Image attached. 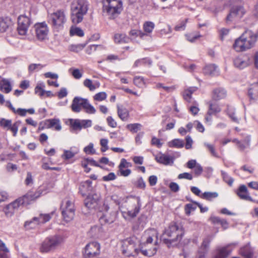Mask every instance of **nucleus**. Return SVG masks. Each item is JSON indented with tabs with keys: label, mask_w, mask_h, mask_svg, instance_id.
<instances>
[{
	"label": "nucleus",
	"mask_w": 258,
	"mask_h": 258,
	"mask_svg": "<svg viewBox=\"0 0 258 258\" xmlns=\"http://www.w3.org/2000/svg\"><path fill=\"white\" fill-rule=\"evenodd\" d=\"M43 189L42 187H40L35 192H29L23 197L7 205L3 209V211L6 216L8 217H11L20 206L30 204L31 201H34L41 195H45L46 192H44Z\"/></svg>",
	"instance_id": "1"
},
{
	"label": "nucleus",
	"mask_w": 258,
	"mask_h": 258,
	"mask_svg": "<svg viewBox=\"0 0 258 258\" xmlns=\"http://www.w3.org/2000/svg\"><path fill=\"white\" fill-rule=\"evenodd\" d=\"M87 0H73L70 5L71 19L74 24L82 22L89 10Z\"/></svg>",
	"instance_id": "2"
},
{
	"label": "nucleus",
	"mask_w": 258,
	"mask_h": 258,
	"mask_svg": "<svg viewBox=\"0 0 258 258\" xmlns=\"http://www.w3.org/2000/svg\"><path fill=\"white\" fill-rule=\"evenodd\" d=\"M102 13L109 19H114L122 11V3L119 0H102Z\"/></svg>",
	"instance_id": "3"
},
{
	"label": "nucleus",
	"mask_w": 258,
	"mask_h": 258,
	"mask_svg": "<svg viewBox=\"0 0 258 258\" xmlns=\"http://www.w3.org/2000/svg\"><path fill=\"white\" fill-rule=\"evenodd\" d=\"M184 232L182 228H179L176 224H171L168 228L165 229L161 239L166 244L180 241L183 235Z\"/></svg>",
	"instance_id": "4"
},
{
	"label": "nucleus",
	"mask_w": 258,
	"mask_h": 258,
	"mask_svg": "<svg viewBox=\"0 0 258 258\" xmlns=\"http://www.w3.org/2000/svg\"><path fill=\"white\" fill-rule=\"evenodd\" d=\"M63 237L55 234L47 237L41 244L39 249L41 252L48 253L54 251L63 243Z\"/></svg>",
	"instance_id": "5"
},
{
	"label": "nucleus",
	"mask_w": 258,
	"mask_h": 258,
	"mask_svg": "<svg viewBox=\"0 0 258 258\" xmlns=\"http://www.w3.org/2000/svg\"><path fill=\"white\" fill-rule=\"evenodd\" d=\"M49 19L53 28L56 31L62 29L67 21L65 12L63 10H58L52 13Z\"/></svg>",
	"instance_id": "6"
},
{
	"label": "nucleus",
	"mask_w": 258,
	"mask_h": 258,
	"mask_svg": "<svg viewBox=\"0 0 258 258\" xmlns=\"http://www.w3.org/2000/svg\"><path fill=\"white\" fill-rule=\"evenodd\" d=\"M61 214L67 222L72 220L75 215V207L74 203L69 200H64L61 205Z\"/></svg>",
	"instance_id": "7"
},
{
	"label": "nucleus",
	"mask_w": 258,
	"mask_h": 258,
	"mask_svg": "<svg viewBox=\"0 0 258 258\" xmlns=\"http://www.w3.org/2000/svg\"><path fill=\"white\" fill-rule=\"evenodd\" d=\"M53 214L54 212L50 214H40L38 217H33L31 220L25 222L24 226L27 229L36 228L39 224L45 223L49 221L51 218V215Z\"/></svg>",
	"instance_id": "8"
},
{
	"label": "nucleus",
	"mask_w": 258,
	"mask_h": 258,
	"mask_svg": "<svg viewBox=\"0 0 258 258\" xmlns=\"http://www.w3.org/2000/svg\"><path fill=\"white\" fill-rule=\"evenodd\" d=\"M70 131L72 133H77L82 128H86L92 126V120L90 119H70L69 120Z\"/></svg>",
	"instance_id": "9"
},
{
	"label": "nucleus",
	"mask_w": 258,
	"mask_h": 258,
	"mask_svg": "<svg viewBox=\"0 0 258 258\" xmlns=\"http://www.w3.org/2000/svg\"><path fill=\"white\" fill-rule=\"evenodd\" d=\"M138 248H136V243L132 238H127L123 241L122 253L127 256H135L139 253Z\"/></svg>",
	"instance_id": "10"
},
{
	"label": "nucleus",
	"mask_w": 258,
	"mask_h": 258,
	"mask_svg": "<svg viewBox=\"0 0 258 258\" xmlns=\"http://www.w3.org/2000/svg\"><path fill=\"white\" fill-rule=\"evenodd\" d=\"M31 23L29 17L25 15H21L18 18L17 31L20 35H26L28 28Z\"/></svg>",
	"instance_id": "11"
},
{
	"label": "nucleus",
	"mask_w": 258,
	"mask_h": 258,
	"mask_svg": "<svg viewBox=\"0 0 258 258\" xmlns=\"http://www.w3.org/2000/svg\"><path fill=\"white\" fill-rule=\"evenodd\" d=\"M100 244L94 241L87 244L84 249L83 255L86 258H91L100 253Z\"/></svg>",
	"instance_id": "12"
},
{
	"label": "nucleus",
	"mask_w": 258,
	"mask_h": 258,
	"mask_svg": "<svg viewBox=\"0 0 258 258\" xmlns=\"http://www.w3.org/2000/svg\"><path fill=\"white\" fill-rule=\"evenodd\" d=\"M257 37V35L256 34L249 30L245 31L240 36V39H242L247 49L251 48L254 46Z\"/></svg>",
	"instance_id": "13"
},
{
	"label": "nucleus",
	"mask_w": 258,
	"mask_h": 258,
	"mask_svg": "<svg viewBox=\"0 0 258 258\" xmlns=\"http://www.w3.org/2000/svg\"><path fill=\"white\" fill-rule=\"evenodd\" d=\"M34 28L36 37L39 40H43L46 38L49 30L45 22L35 24Z\"/></svg>",
	"instance_id": "14"
},
{
	"label": "nucleus",
	"mask_w": 258,
	"mask_h": 258,
	"mask_svg": "<svg viewBox=\"0 0 258 258\" xmlns=\"http://www.w3.org/2000/svg\"><path fill=\"white\" fill-rule=\"evenodd\" d=\"M100 200V196L97 194H90L84 200L85 207L89 209H97Z\"/></svg>",
	"instance_id": "15"
},
{
	"label": "nucleus",
	"mask_w": 258,
	"mask_h": 258,
	"mask_svg": "<svg viewBox=\"0 0 258 258\" xmlns=\"http://www.w3.org/2000/svg\"><path fill=\"white\" fill-rule=\"evenodd\" d=\"M245 11L242 6H234L230 10L229 14L226 17V21L227 23L232 21L235 17L240 18L244 14Z\"/></svg>",
	"instance_id": "16"
},
{
	"label": "nucleus",
	"mask_w": 258,
	"mask_h": 258,
	"mask_svg": "<svg viewBox=\"0 0 258 258\" xmlns=\"http://www.w3.org/2000/svg\"><path fill=\"white\" fill-rule=\"evenodd\" d=\"M19 123V122H16L12 124V120L1 118V126L7 131H11L14 137H16L17 134Z\"/></svg>",
	"instance_id": "17"
},
{
	"label": "nucleus",
	"mask_w": 258,
	"mask_h": 258,
	"mask_svg": "<svg viewBox=\"0 0 258 258\" xmlns=\"http://www.w3.org/2000/svg\"><path fill=\"white\" fill-rule=\"evenodd\" d=\"M118 214V211H112L109 215L103 214L99 217V222L101 225L112 223L116 219Z\"/></svg>",
	"instance_id": "18"
},
{
	"label": "nucleus",
	"mask_w": 258,
	"mask_h": 258,
	"mask_svg": "<svg viewBox=\"0 0 258 258\" xmlns=\"http://www.w3.org/2000/svg\"><path fill=\"white\" fill-rule=\"evenodd\" d=\"M251 63L249 58L246 56H238L233 59L234 66L239 69H243Z\"/></svg>",
	"instance_id": "19"
},
{
	"label": "nucleus",
	"mask_w": 258,
	"mask_h": 258,
	"mask_svg": "<svg viewBox=\"0 0 258 258\" xmlns=\"http://www.w3.org/2000/svg\"><path fill=\"white\" fill-rule=\"evenodd\" d=\"M86 98L76 96L74 98L71 104V109L74 112H80L83 108Z\"/></svg>",
	"instance_id": "20"
},
{
	"label": "nucleus",
	"mask_w": 258,
	"mask_h": 258,
	"mask_svg": "<svg viewBox=\"0 0 258 258\" xmlns=\"http://www.w3.org/2000/svg\"><path fill=\"white\" fill-rule=\"evenodd\" d=\"M156 161L164 165H172L174 163L173 157L162 153L157 154L155 157Z\"/></svg>",
	"instance_id": "21"
},
{
	"label": "nucleus",
	"mask_w": 258,
	"mask_h": 258,
	"mask_svg": "<svg viewBox=\"0 0 258 258\" xmlns=\"http://www.w3.org/2000/svg\"><path fill=\"white\" fill-rule=\"evenodd\" d=\"M141 208V203L140 199L138 198L137 204L135 206L134 210H129L127 212L121 211L122 215L125 220H127L128 217L134 218L136 217L140 212Z\"/></svg>",
	"instance_id": "22"
},
{
	"label": "nucleus",
	"mask_w": 258,
	"mask_h": 258,
	"mask_svg": "<svg viewBox=\"0 0 258 258\" xmlns=\"http://www.w3.org/2000/svg\"><path fill=\"white\" fill-rule=\"evenodd\" d=\"M213 238V236L208 235L204 239L200 248V251H199L200 253L199 258L204 257L205 254L208 251L210 243L212 240Z\"/></svg>",
	"instance_id": "23"
},
{
	"label": "nucleus",
	"mask_w": 258,
	"mask_h": 258,
	"mask_svg": "<svg viewBox=\"0 0 258 258\" xmlns=\"http://www.w3.org/2000/svg\"><path fill=\"white\" fill-rule=\"evenodd\" d=\"M237 194L241 199L252 201V198L249 195L247 187L244 185H241L239 186Z\"/></svg>",
	"instance_id": "24"
},
{
	"label": "nucleus",
	"mask_w": 258,
	"mask_h": 258,
	"mask_svg": "<svg viewBox=\"0 0 258 258\" xmlns=\"http://www.w3.org/2000/svg\"><path fill=\"white\" fill-rule=\"evenodd\" d=\"M226 96V91L222 88H218L213 90L212 97L214 100H219L224 98Z\"/></svg>",
	"instance_id": "25"
},
{
	"label": "nucleus",
	"mask_w": 258,
	"mask_h": 258,
	"mask_svg": "<svg viewBox=\"0 0 258 258\" xmlns=\"http://www.w3.org/2000/svg\"><path fill=\"white\" fill-rule=\"evenodd\" d=\"M12 26V22L8 17L1 19V32L10 31Z\"/></svg>",
	"instance_id": "26"
},
{
	"label": "nucleus",
	"mask_w": 258,
	"mask_h": 258,
	"mask_svg": "<svg viewBox=\"0 0 258 258\" xmlns=\"http://www.w3.org/2000/svg\"><path fill=\"white\" fill-rule=\"evenodd\" d=\"M45 124L48 128L54 127L57 131H59L61 129V126L58 119L53 118L47 119L46 120Z\"/></svg>",
	"instance_id": "27"
},
{
	"label": "nucleus",
	"mask_w": 258,
	"mask_h": 258,
	"mask_svg": "<svg viewBox=\"0 0 258 258\" xmlns=\"http://www.w3.org/2000/svg\"><path fill=\"white\" fill-rule=\"evenodd\" d=\"M240 253L244 258H252L253 250L249 245H246L240 248Z\"/></svg>",
	"instance_id": "28"
},
{
	"label": "nucleus",
	"mask_w": 258,
	"mask_h": 258,
	"mask_svg": "<svg viewBox=\"0 0 258 258\" xmlns=\"http://www.w3.org/2000/svg\"><path fill=\"white\" fill-rule=\"evenodd\" d=\"M233 47L237 52H241L247 50L242 39H240V36L235 40Z\"/></svg>",
	"instance_id": "29"
},
{
	"label": "nucleus",
	"mask_w": 258,
	"mask_h": 258,
	"mask_svg": "<svg viewBox=\"0 0 258 258\" xmlns=\"http://www.w3.org/2000/svg\"><path fill=\"white\" fill-rule=\"evenodd\" d=\"M231 250L227 246L220 248L217 250V253L214 258H227Z\"/></svg>",
	"instance_id": "30"
},
{
	"label": "nucleus",
	"mask_w": 258,
	"mask_h": 258,
	"mask_svg": "<svg viewBox=\"0 0 258 258\" xmlns=\"http://www.w3.org/2000/svg\"><path fill=\"white\" fill-rule=\"evenodd\" d=\"M83 85L85 87L88 88L90 91H94L96 88L100 87V83L98 81H95L93 84L91 80L89 79H85L83 82Z\"/></svg>",
	"instance_id": "31"
},
{
	"label": "nucleus",
	"mask_w": 258,
	"mask_h": 258,
	"mask_svg": "<svg viewBox=\"0 0 258 258\" xmlns=\"http://www.w3.org/2000/svg\"><path fill=\"white\" fill-rule=\"evenodd\" d=\"M204 72L207 75H215L218 72V68L215 64H210L205 67Z\"/></svg>",
	"instance_id": "32"
},
{
	"label": "nucleus",
	"mask_w": 258,
	"mask_h": 258,
	"mask_svg": "<svg viewBox=\"0 0 258 258\" xmlns=\"http://www.w3.org/2000/svg\"><path fill=\"white\" fill-rule=\"evenodd\" d=\"M114 40L115 43H126L130 41V39L125 34L117 33L114 35Z\"/></svg>",
	"instance_id": "33"
},
{
	"label": "nucleus",
	"mask_w": 258,
	"mask_h": 258,
	"mask_svg": "<svg viewBox=\"0 0 258 258\" xmlns=\"http://www.w3.org/2000/svg\"><path fill=\"white\" fill-rule=\"evenodd\" d=\"M152 63V60L149 57H145L141 59H139L136 60L133 67H138L141 66H151Z\"/></svg>",
	"instance_id": "34"
},
{
	"label": "nucleus",
	"mask_w": 258,
	"mask_h": 258,
	"mask_svg": "<svg viewBox=\"0 0 258 258\" xmlns=\"http://www.w3.org/2000/svg\"><path fill=\"white\" fill-rule=\"evenodd\" d=\"M12 89V87L9 80L6 79L1 80V91L5 93H9Z\"/></svg>",
	"instance_id": "35"
},
{
	"label": "nucleus",
	"mask_w": 258,
	"mask_h": 258,
	"mask_svg": "<svg viewBox=\"0 0 258 258\" xmlns=\"http://www.w3.org/2000/svg\"><path fill=\"white\" fill-rule=\"evenodd\" d=\"M208 104L209 109L208 112L209 114L214 115L221 111V108L217 103H213L210 101Z\"/></svg>",
	"instance_id": "36"
},
{
	"label": "nucleus",
	"mask_w": 258,
	"mask_h": 258,
	"mask_svg": "<svg viewBox=\"0 0 258 258\" xmlns=\"http://www.w3.org/2000/svg\"><path fill=\"white\" fill-rule=\"evenodd\" d=\"M218 196V194L217 192H210L206 191L203 193L201 196V198L211 201L213 199L217 198Z\"/></svg>",
	"instance_id": "37"
},
{
	"label": "nucleus",
	"mask_w": 258,
	"mask_h": 258,
	"mask_svg": "<svg viewBox=\"0 0 258 258\" xmlns=\"http://www.w3.org/2000/svg\"><path fill=\"white\" fill-rule=\"evenodd\" d=\"M117 114L122 120H126L128 117L129 113L125 108L117 107Z\"/></svg>",
	"instance_id": "38"
},
{
	"label": "nucleus",
	"mask_w": 258,
	"mask_h": 258,
	"mask_svg": "<svg viewBox=\"0 0 258 258\" xmlns=\"http://www.w3.org/2000/svg\"><path fill=\"white\" fill-rule=\"evenodd\" d=\"M83 108L88 114H94L96 111L95 108L89 103V100L87 99H86V100L84 102Z\"/></svg>",
	"instance_id": "39"
},
{
	"label": "nucleus",
	"mask_w": 258,
	"mask_h": 258,
	"mask_svg": "<svg viewBox=\"0 0 258 258\" xmlns=\"http://www.w3.org/2000/svg\"><path fill=\"white\" fill-rule=\"evenodd\" d=\"M142 125L140 123H130L126 125V127L133 133H136L141 130Z\"/></svg>",
	"instance_id": "40"
},
{
	"label": "nucleus",
	"mask_w": 258,
	"mask_h": 258,
	"mask_svg": "<svg viewBox=\"0 0 258 258\" xmlns=\"http://www.w3.org/2000/svg\"><path fill=\"white\" fill-rule=\"evenodd\" d=\"M1 258H10L9 248L5 244L1 241Z\"/></svg>",
	"instance_id": "41"
},
{
	"label": "nucleus",
	"mask_w": 258,
	"mask_h": 258,
	"mask_svg": "<svg viewBox=\"0 0 258 258\" xmlns=\"http://www.w3.org/2000/svg\"><path fill=\"white\" fill-rule=\"evenodd\" d=\"M1 258H10L9 248L5 244L1 241Z\"/></svg>",
	"instance_id": "42"
},
{
	"label": "nucleus",
	"mask_w": 258,
	"mask_h": 258,
	"mask_svg": "<svg viewBox=\"0 0 258 258\" xmlns=\"http://www.w3.org/2000/svg\"><path fill=\"white\" fill-rule=\"evenodd\" d=\"M170 147H176L178 148H182L184 146V142L180 139H174L169 143Z\"/></svg>",
	"instance_id": "43"
},
{
	"label": "nucleus",
	"mask_w": 258,
	"mask_h": 258,
	"mask_svg": "<svg viewBox=\"0 0 258 258\" xmlns=\"http://www.w3.org/2000/svg\"><path fill=\"white\" fill-rule=\"evenodd\" d=\"M70 35H77L79 37H82L84 35V33L82 29L79 27L72 28L70 31Z\"/></svg>",
	"instance_id": "44"
},
{
	"label": "nucleus",
	"mask_w": 258,
	"mask_h": 258,
	"mask_svg": "<svg viewBox=\"0 0 258 258\" xmlns=\"http://www.w3.org/2000/svg\"><path fill=\"white\" fill-rule=\"evenodd\" d=\"M155 27V24L151 21L146 22L143 26L144 30L146 33H150Z\"/></svg>",
	"instance_id": "45"
},
{
	"label": "nucleus",
	"mask_w": 258,
	"mask_h": 258,
	"mask_svg": "<svg viewBox=\"0 0 258 258\" xmlns=\"http://www.w3.org/2000/svg\"><path fill=\"white\" fill-rule=\"evenodd\" d=\"M45 85L43 83L37 84L35 88V93L41 97L43 96L45 93V91L43 89Z\"/></svg>",
	"instance_id": "46"
},
{
	"label": "nucleus",
	"mask_w": 258,
	"mask_h": 258,
	"mask_svg": "<svg viewBox=\"0 0 258 258\" xmlns=\"http://www.w3.org/2000/svg\"><path fill=\"white\" fill-rule=\"evenodd\" d=\"M45 65L40 63H31L28 67V71L30 73H32L35 71H39L42 69Z\"/></svg>",
	"instance_id": "47"
},
{
	"label": "nucleus",
	"mask_w": 258,
	"mask_h": 258,
	"mask_svg": "<svg viewBox=\"0 0 258 258\" xmlns=\"http://www.w3.org/2000/svg\"><path fill=\"white\" fill-rule=\"evenodd\" d=\"M77 153L78 151L73 152L71 150H64L61 157L64 160H69L74 157Z\"/></svg>",
	"instance_id": "48"
},
{
	"label": "nucleus",
	"mask_w": 258,
	"mask_h": 258,
	"mask_svg": "<svg viewBox=\"0 0 258 258\" xmlns=\"http://www.w3.org/2000/svg\"><path fill=\"white\" fill-rule=\"evenodd\" d=\"M86 43L72 44L70 46V49L72 51L78 52L83 50L86 46Z\"/></svg>",
	"instance_id": "49"
},
{
	"label": "nucleus",
	"mask_w": 258,
	"mask_h": 258,
	"mask_svg": "<svg viewBox=\"0 0 258 258\" xmlns=\"http://www.w3.org/2000/svg\"><path fill=\"white\" fill-rule=\"evenodd\" d=\"M140 249L139 252H141L144 255L147 256H152L154 255L157 251V248L155 247L153 248V250H146V249H143L142 248H138Z\"/></svg>",
	"instance_id": "50"
},
{
	"label": "nucleus",
	"mask_w": 258,
	"mask_h": 258,
	"mask_svg": "<svg viewBox=\"0 0 258 258\" xmlns=\"http://www.w3.org/2000/svg\"><path fill=\"white\" fill-rule=\"evenodd\" d=\"M227 113L232 120L235 122L238 121V119L235 116V109L233 107L228 106L227 109Z\"/></svg>",
	"instance_id": "51"
},
{
	"label": "nucleus",
	"mask_w": 258,
	"mask_h": 258,
	"mask_svg": "<svg viewBox=\"0 0 258 258\" xmlns=\"http://www.w3.org/2000/svg\"><path fill=\"white\" fill-rule=\"evenodd\" d=\"M107 98V94L105 92H101L96 94L94 97V100L97 101H102Z\"/></svg>",
	"instance_id": "52"
},
{
	"label": "nucleus",
	"mask_w": 258,
	"mask_h": 258,
	"mask_svg": "<svg viewBox=\"0 0 258 258\" xmlns=\"http://www.w3.org/2000/svg\"><path fill=\"white\" fill-rule=\"evenodd\" d=\"M83 151L85 153L89 155H93L96 153L95 150L94 149V145L92 143H89L87 146L85 147Z\"/></svg>",
	"instance_id": "53"
},
{
	"label": "nucleus",
	"mask_w": 258,
	"mask_h": 258,
	"mask_svg": "<svg viewBox=\"0 0 258 258\" xmlns=\"http://www.w3.org/2000/svg\"><path fill=\"white\" fill-rule=\"evenodd\" d=\"M221 175L224 181L227 183L228 185L231 186L233 184L234 179L229 176L227 173L223 171H221Z\"/></svg>",
	"instance_id": "54"
},
{
	"label": "nucleus",
	"mask_w": 258,
	"mask_h": 258,
	"mask_svg": "<svg viewBox=\"0 0 258 258\" xmlns=\"http://www.w3.org/2000/svg\"><path fill=\"white\" fill-rule=\"evenodd\" d=\"M135 185L138 188L144 189L146 188V184L143 177H140L136 182Z\"/></svg>",
	"instance_id": "55"
},
{
	"label": "nucleus",
	"mask_w": 258,
	"mask_h": 258,
	"mask_svg": "<svg viewBox=\"0 0 258 258\" xmlns=\"http://www.w3.org/2000/svg\"><path fill=\"white\" fill-rule=\"evenodd\" d=\"M134 83L136 86L142 87L145 84L144 78L141 77H135L134 79Z\"/></svg>",
	"instance_id": "56"
},
{
	"label": "nucleus",
	"mask_w": 258,
	"mask_h": 258,
	"mask_svg": "<svg viewBox=\"0 0 258 258\" xmlns=\"http://www.w3.org/2000/svg\"><path fill=\"white\" fill-rule=\"evenodd\" d=\"M84 160L85 162H87L88 164H89L91 166H95V167H99L101 168H102V166L99 165L95 160H94L92 158H84Z\"/></svg>",
	"instance_id": "57"
},
{
	"label": "nucleus",
	"mask_w": 258,
	"mask_h": 258,
	"mask_svg": "<svg viewBox=\"0 0 258 258\" xmlns=\"http://www.w3.org/2000/svg\"><path fill=\"white\" fill-rule=\"evenodd\" d=\"M196 207L194 206L192 204H187L185 206V212L187 215H189L191 211L196 210Z\"/></svg>",
	"instance_id": "58"
},
{
	"label": "nucleus",
	"mask_w": 258,
	"mask_h": 258,
	"mask_svg": "<svg viewBox=\"0 0 258 258\" xmlns=\"http://www.w3.org/2000/svg\"><path fill=\"white\" fill-rule=\"evenodd\" d=\"M201 36L200 35H194L193 34H188L185 35L186 39L190 42H194Z\"/></svg>",
	"instance_id": "59"
},
{
	"label": "nucleus",
	"mask_w": 258,
	"mask_h": 258,
	"mask_svg": "<svg viewBox=\"0 0 258 258\" xmlns=\"http://www.w3.org/2000/svg\"><path fill=\"white\" fill-rule=\"evenodd\" d=\"M178 178L179 179H186L188 180H192L193 178V176L191 173L188 172H184L182 173H180L178 175Z\"/></svg>",
	"instance_id": "60"
},
{
	"label": "nucleus",
	"mask_w": 258,
	"mask_h": 258,
	"mask_svg": "<svg viewBox=\"0 0 258 258\" xmlns=\"http://www.w3.org/2000/svg\"><path fill=\"white\" fill-rule=\"evenodd\" d=\"M116 176L113 172H110L108 175L103 176L102 180L104 181H109L115 179Z\"/></svg>",
	"instance_id": "61"
},
{
	"label": "nucleus",
	"mask_w": 258,
	"mask_h": 258,
	"mask_svg": "<svg viewBox=\"0 0 258 258\" xmlns=\"http://www.w3.org/2000/svg\"><path fill=\"white\" fill-rule=\"evenodd\" d=\"M108 140L106 139H102L100 140V145L102 146V148H101V151L102 152H105L106 150H108Z\"/></svg>",
	"instance_id": "62"
},
{
	"label": "nucleus",
	"mask_w": 258,
	"mask_h": 258,
	"mask_svg": "<svg viewBox=\"0 0 258 258\" xmlns=\"http://www.w3.org/2000/svg\"><path fill=\"white\" fill-rule=\"evenodd\" d=\"M194 105L191 106L189 107V111L193 115H195L198 114L200 109L198 106V103L196 101H194Z\"/></svg>",
	"instance_id": "63"
},
{
	"label": "nucleus",
	"mask_w": 258,
	"mask_h": 258,
	"mask_svg": "<svg viewBox=\"0 0 258 258\" xmlns=\"http://www.w3.org/2000/svg\"><path fill=\"white\" fill-rule=\"evenodd\" d=\"M68 95V91L66 88H61L58 92L57 96L59 99H62Z\"/></svg>",
	"instance_id": "64"
}]
</instances>
